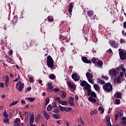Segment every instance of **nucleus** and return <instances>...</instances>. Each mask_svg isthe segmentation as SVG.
<instances>
[{"instance_id":"43","label":"nucleus","mask_w":126,"mask_h":126,"mask_svg":"<svg viewBox=\"0 0 126 126\" xmlns=\"http://www.w3.org/2000/svg\"><path fill=\"white\" fill-rule=\"evenodd\" d=\"M121 103V100H120V99H116L115 100V104L116 105H120Z\"/></svg>"},{"instance_id":"13","label":"nucleus","mask_w":126,"mask_h":126,"mask_svg":"<svg viewBox=\"0 0 126 126\" xmlns=\"http://www.w3.org/2000/svg\"><path fill=\"white\" fill-rule=\"evenodd\" d=\"M47 63H54V60L50 55L47 57Z\"/></svg>"},{"instance_id":"41","label":"nucleus","mask_w":126,"mask_h":126,"mask_svg":"<svg viewBox=\"0 0 126 126\" xmlns=\"http://www.w3.org/2000/svg\"><path fill=\"white\" fill-rule=\"evenodd\" d=\"M49 103H50V98H49V97H47L45 100L46 106H47V105H48V104H49Z\"/></svg>"},{"instance_id":"55","label":"nucleus","mask_w":126,"mask_h":126,"mask_svg":"<svg viewBox=\"0 0 126 126\" xmlns=\"http://www.w3.org/2000/svg\"><path fill=\"white\" fill-rule=\"evenodd\" d=\"M40 116H37L35 119V121L36 122V123H38L39 122V121H40Z\"/></svg>"},{"instance_id":"45","label":"nucleus","mask_w":126,"mask_h":126,"mask_svg":"<svg viewBox=\"0 0 126 126\" xmlns=\"http://www.w3.org/2000/svg\"><path fill=\"white\" fill-rule=\"evenodd\" d=\"M28 48V45H27V44L24 43L23 44V49L24 50H27Z\"/></svg>"},{"instance_id":"11","label":"nucleus","mask_w":126,"mask_h":126,"mask_svg":"<svg viewBox=\"0 0 126 126\" xmlns=\"http://www.w3.org/2000/svg\"><path fill=\"white\" fill-rule=\"evenodd\" d=\"M82 61L85 63H91V60H89L87 59V57L85 56H82L81 57Z\"/></svg>"},{"instance_id":"44","label":"nucleus","mask_w":126,"mask_h":126,"mask_svg":"<svg viewBox=\"0 0 126 126\" xmlns=\"http://www.w3.org/2000/svg\"><path fill=\"white\" fill-rule=\"evenodd\" d=\"M3 117H4V118H8V115H7V113L6 112V111H4L3 112Z\"/></svg>"},{"instance_id":"12","label":"nucleus","mask_w":126,"mask_h":126,"mask_svg":"<svg viewBox=\"0 0 126 126\" xmlns=\"http://www.w3.org/2000/svg\"><path fill=\"white\" fill-rule=\"evenodd\" d=\"M30 123L31 124L30 126H36V125H33L34 123V113H32L30 115Z\"/></svg>"},{"instance_id":"59","label":"nucleus","mask_w":126,"mask_h":126,"mask_svg":"<svg viewBox=\"0 0 126 126\" xmlns=\"http://www.w3.org/2000/svg\"><path fill=\"white\" fill-rule=\"evenodd\" d=\"M12 54H13V51L12 50H10L9 51V56H12Z\"/></svg>"},{"instance_id":"24","label":"nucleus","mask_w":126,"mask_h":126,"mask_svg":"<svg viewBox=\"0 0 126 126\" xmlns=\"http://www.w3.org/2000/svg\"><path fill=\"white\" fill-rule=\"evenodd\" d=\"M43 115L46 120H49L50 119V116H49V114L46 112V111H43Z\"/></svg>"},{"instance_id":"7","label":"nucleus","mask_w":126,"mask_h":126,"mask_svg":"<svg viewBox=\"0 0 126 126\" xmlns=\"http://www.w3.org/2000/svg\"><path fill=\"white\" fill-rule=\"evenodd\" d=\"M87 91L88 92V96H92V97H93L94 98L97 97V95L96 94V93L92 91V90H91V88H90L88 90H87Z\"/></svg>"},{"instance_id":"54","label":"nucleus","mask_w":126,"mask_h":126,"mask_svg":"<svg viewBox=\"0 0 126 126\" xmlns=\"http://www.w3.org/2000/svg\"><path fill=\"white\" fill-rule=\"evenodd\" d=\"M21 121H20V119L19 118H16L14 123H20Z\"/></svg>"},{"instance_id":"16","label":"nucleus","mask_w":126,"mask_h":126,"mask_svg":"<svg viewBox=\"0 0 126 126\" xmlns=\"http://www.w3.org/2000/svg\"><path fill=\"white\" fill-rule=\"evenodd\" d=\"M86 76L87 79H93V77H94L93 74L90 72H87L86 73Z\"/></svg>"},{"instance_id":"39","label":"nucleus","mask_w":126,"mask_h":126,"mask_svg":"<svg viewBox=\"0 0 126 126\" xmlns=\"http://www.w3.org/2000/svg\"><path fill=\"white\" fill-rule=\"evenodd\" d=\"M17 103H18V101H14L9 104V107H11V106H14V105H16Z\"/></svg>"},{"instance_id":"9","label":"nucleus","mask_w":126,"mask_h":126,"mask_svg":"<svg viewBox=\"0 0 126 126\" xmlns=\"http://www.w3.org/2000/svg\"><path fill=\"white\" fill-rule=\"evenodd\" d=\"M109 44L111 47L117 49L119 47V44L116 42L115 40H110L109 41Z\"/></svg>"},{"instance_id":"23","label":"nucleus","mask_w":126,"mask_h":126,"mask_svg":"<svg viewBox=\"0 0 126 126\" xmlns=\"http://www.w3.org/2000/svg\"><path fill=\"white\" fill-rule=\"evenodd\" d=\"M114 97L115 98H119L121 99L122 98V94L121 93H117L114 94Z\"/></svg>"},{"instance_id":"8","label":"nucleus","mask_w":126,"mask_h":126,"mask_svg":"<svg viewBox=\"0 0 126 126\" xmlns=\"http://www.w3.org/2000/svg\"><path fill=\"white\" fill-rule=\"evenodd\" d=\"M71 78L75 81H79L80 79V76H79V75L76 73L72 74L71 75Z\"/></svg>"},{"instance_id":"22","label":"nucleus","mask_w":126,"mask_h":126,"mask_svg":"<svg viewBox=\"0 0 126 126\" xmlns=\"http://www.w3.org/2000/svg\"><path fill=\"white\" fill-rule=\"evenodd\" d=\"M96 80L97 83H99V84H101V85H103V84H105V81H103V80L100 78H97Z\"/></svg>"},{"instance_id":"6","label":"nucleus","mask_w":126,"mask_h":126,"mask_svg":"<svg viewBox=\"0 0 126 126\" xmlns=\"http://www.w3.org/2000/svg\"><path fill=\"white\" fill-rule=\"evenodd\" d=\"M124 76V72H120V75L118 76V77H115L114 78V81L115 82H117V83H122V80L121 77H123Z\"/></svg>"},{"instance_id":"20","label":"nucleus","mask_w":126,"mask_h":126,"mask_svg":"<svg viewBox=\"0 0 126 126\" xmlns=\"http://www.w3.org/2000/svg\"><path fill=\"white\" fill-rule=\"evenodd\" d=\"M6 80L5 81V84L6 87H7L8 86V84H9V78L7 75H6L5 76Z\"/></svg>"},{"instance_id":"14","label":"nucleus","mask_w":126,"mask_h":126,"mask_svg":"<svg viewBox=\"0 0 126 126\" xmlns=\"http://www.w3.org/2000/svg\"><path fill=\"white\" fill-rule=\"evenodd\" d=\"M67 85L70 89H75V86L70 82H67Z\"/></svg>"},{"instance_id":"32","label":"nucleus","mask_w":126,"mask_h":126,"mask_svg":"<svg viewBox=\"0 0 126 126\" xmlns=\"http://www.w3.org/2000/svg\"><path fill=\"white\" fill-rule=\"evenodd\" d=\"M24 116H26L25 118V122H26L27 121V119L28 118V112H24Z\"/></svg>"},{"instance_id":"37","label":"nucleus","mask_w":126,"mask_h":126,"mask_svg":"<svg viewBox=\"0 0 126 126\" xmlns=\"http://www.w3.org/2000/svg\"><path fill=\"white\" fill-rule=\"evenodd\" d=\"M98 111L99 112H101V114H104V108H103V107H99Z\"/></svg>"},{"instance_id":"36","label":"nucleus","mask_w":126,"mask_h":126,"mask_svg":"<svg viewBox=\"0 0 126 126\" xmlns=\"http://www.w3.org/2000/svg\"><path fill=\"white\" fill-rule=\"evenodd\" d=\"M50 79H55L56 78V76L54 75V74H51L49 76Z\"/></svg>"},{"instance_id":"3","label":"nucleus","mask_w":126,"mask_h":126,"mask_svg":"<svg viewBox=\"0 0 126 126\" xmlns=\"http://www.w3.org/2000/svg\"><path fill=\"white\" fill-rule=\"evenodd\" d=\"M119 73L118 71L114 68H112L109 70L108 74L111 77V78H114L117 77Z\"/></svg>"},{"instance_id":"28","label":"nucleus","mask_w":126,"mask_h":126,"mask_svg":"<svg viewBox=\"0 0 126 126\" xmlns=\"http://www.w3.org/2000/svg\"><path fill=\"white\" fill-rule=\"evenodd\" d=\"M97 113L98 111H97V109H94V111L90 112L91 116H93V115H96V114H97Z\"/></svg>"},{"instance_id":"33","label":"nucleus","mask_w":126,"mask_h":126,"mask_svg":"<svg viewBox=\"0 0 126 126\" xmlns=\"http://www.w3.org/2000/svg\"><path fill=\"white\" fill-rule=\"evenodd\" d=\"M95 67H101V66H103V63H95L94 64Z\"/></svg>"},{"instance_id":"61","label":"nucleus","mask_w":126,"mask_h":126,"mask_svg":"<svg viewBox=\"0 0 126 126\" xmlns=\"http://www.w3.org/2000/svg\"><path fill=\"white\" fill-rule=\"evenodd\" d=\"M14 126H21L18 123L14 122Z\"/></svg>"},{"instance_id":"35","label":"nucleus","mask_w":126,"mask_h":126,"mask_svg":"<svg viewBox=\"0 0 126 126\" xmlns=\"http://www.w3.org/2000/svg\"><path fill=\"white\" fill-rule=\"evenodd\" d=\"M3 123H7V124H9V119L7 117L5 118L3 120Z\"/></svg>"},{"instance_id":"31","label":"nucleus","mask_w":126,"mask_h":126,"mask_svg":"<svg viewBox=\"0 0 126 126\" xmlns=\"http://www.w3.org/2000/svg\"><path fill=\"white\" fill-rule=\"evenodd\" d=\"M62 98H65V97H66V93H65V92H64V91H62Z\"/></svg>"},{"instance_id":"47","label":"nucleus","mask_w":126,"mask_h":126,"mask_svg":"<svg viewBox=\"0 0 126 126\" xmlns=\"http://www.w3.org/2000/svg\"><path fill=\"white\" fill-rule=\"evenodd\" d=\"M53 113H56L57 114H59L60 113V109H54L53 110Z\"/></svg>"},{"instance_id":"40","label":"nucleus","mask_w":126,"mask_h":126,"mask_svg":"<svg viewBox=\"0 0 126 126\" xmlns=\"http://www.w3.org/2000/svg\"><path fill=\"white\" fill-rule=\"evenodd\" d=\"M101 78H102V79H104L105 80H108L109 79V77L102 75L101 76Z\"/></svg>"},{"instance_id":"57","label":"nucleus","mask_w":126,"mask_h":126,"mask_svg":"<svg viewBox=\"0 0 126 126\" xmlns=\"http://www.w3.org/2000/svg\"><path fill=\"white\" fill-rule=\"evenodd\" d=\"M124 116V111L121 110L120 112V117H123Z\"/></svg>"},{"instance_id":"1","label":"nucleus","mask_w":126,"mask_h":126,"mask_svg":"<svg viewBox=\"0 0 126 126\" xmlns=\"http://www.w3.org/2000/svg\"><path fill=\"white\" fill-rule=\"evenodd\" d=\"M103 89L107 93L111 92L113 91V85L111 83H106L103 86Z\"/></svg>"},{"instance_id":"63","label":"nucleus","mask_w":126,"mask_h":126,"mask_svg":"<svg viewBox=\"0 0 126 126\" xmlns=\"http://www.w3.org/2000/svg\"><path fill=\"white\" fill-rule=\"evenodd\" d=\"M75 99L76 100V101H78V99H79V98H78V95H76L75 96Z\"/></svg>"},{"instance_id":"30","label":"nucleus","mask_w":126,"mask_h":126,"mask_svg":"<svg viewBox=\"0 0 126 126\" xmlns=\"http://www.w3.org/2000/svg\"><path fill=\"white\" fill-rule=\"evenodd\" d=\"M59 108L62 112H63L64 111H65V107L62 106V105H59Z\"/></svg>"},{"instance_id":"34","label":"nucleus","mask_w":126,"mask_h":126,"mask_svg":"<svg viewBox=\"0 0 126 126\" xmlns=\"http://www.w3.org/2000/svg\"><path fill=\"white\" fill-rule=\"evenodd\" d=\"M70 111H72V108H71V107H65V112H70Z\"/></svg>"},{"instance_id":"29","label":"nucleus","mask_w":126,"mask_h":126,"mask_svg":"<svg viewBox=\"0 0 126 126\" xmlns=\"http://www.w3.org/2000/svg\"><path fill=\"white\" fill-rule=\"evenodd\" d=\"M53 117L55 119H56V120H59V119H60L61 116H60L59 114H55L53 115Z\"/></svg>"},{"instance_id":"56","label":"nucleus","mask_w":126,"mask_h":126,"mask_svg":"<svg viewBox=\"0 0 126 126\" xmlns=\"http://www.w3.org/2000/svg\"><path fill=\"white\" fill-rule=\"evenodd\" d=\"M88 80L90 83H91V84H94V82L93 81L92 79H88Z\"/></svg>"},{"instance_id":"27","label":"nucleus","mask_w":126,"mask_h":126,"mask_svg":"<svg viewBox=\"0 0 126 126\" xmlns=\"http://www.w3.org/2000/svg\"><path fill=\"white\" fill-rule=\"evenodd\" d=\"M94 14V12H93V11H89L87 12V15L89 16V17H92Z\"/></svg>"},{"instance_id":"26","label":"nucleus","mask_w":126,"mask_h":126,"mask_svg":"<svg viewBox=\"0 0 126 126\" xmlns=\"http://www.w3.org/2000/svg\"><path fill=\"white\" fill-rule=\"evenodd\" d=\"M47 20L49 22H53V21H54V17L52 16H49L47 17Z\"/></svg>"},{"instance_id":"42","label":"nucleus","mask_w":126,"mask_h":126,"mask_svg":"<svg viewBox=\"0 0 126 126\" xmlns=\"http://www.w3.org/2000/svg\"><path fill=\"white\" fill-rule=\"evenodd\" d=\"M73 102L74 101H72L71 100H69V99H68V104H69V105H70L71 107L73 106V105H74V104L73 103Z\"/></svg>"},{"instance_id":"21","label":"nucleus","mask_w":126,"mask_h":126,"mask_svg":"<svg viewBox=\"0 0 126 126\" xmlns=\"http://www.w3.org/2000/svg\"><path fill=\"white\" fill-rule=\"evenodd\" d=\"M88 100L90 102H92L93 103H96V98H94L92 96H89L88 97Z\"/></svg>"},{"instance_id":"4","label":"nucleus","mask_w":126,"mask_h":126,"mask_svg":"<svg viewBox=\"0 0 126 126\" xmlns=\"http://www.w3.org/2000/svg\"><path fill=\"white\" fill-rule=\"evenodd\" d=\"M119 53V56L120 59L122 60V61H125V60L126 59V50L124 51L121 49H119L118 50Z\"/></svg>"},{"instance_id":"10","label":"nucleus","mask_w":126,"mask_h":126,"mask_svg":"<svg viewBox=\"0 0 126 126\" xmlns=\"http://www.w3.org/2000/svg\"><path fill=\"white\" fill-rule=\"evenodd\" d=\"M93 63H103L102 60H98L97 58H93L92 61H91Z\"/></svg>"},{"instance_id":"58","label":"nucleus","mask_w":126,"mask_h":126,"mask_svg":"<svg viewBox=\"0 0 126 126\" xmlns=\"http://www.w3.org/2000/svg\"><path fill=\"white\" fill-rule=\"evenodd\" d=\"M53 90L55 93H57V92H59V91H60V89L58 88H55L53 89Z\"/></svg>"},{"instance_id":"15","label":"nucleus","mask_w":126,"mask_h":126,"mask_svg":"<svg viewBox=\"0 0 126 126\" xmlns=\"http://www.w3.org/2000/svg\"><path fill=\"white\" fill-rule=\"evenodd\" d=\"M73 8V4L72 3V2H71L69 4L68 9V12H69L70 15H71V12H72Z\"/></svg>"},{"instance_id":"51","label":"nucleus","mask_w":126,"mask_h":126,"mask_svg":"<svg viewBox=\"0 0 126 126\" xmlns=\"http://www.w3.org/2000/svg\"><path fill=\"white\" fill-rule=\"evenodd\" d=\"M119 114L118 113L115 115V120L116 122L118 121V119H119Z\"/></svg>"},{"instance_id":"49","label":"nucleus","mask_w":126,"mask_h":126,"mask_svg":"<svg viewBox=\"0 0 126 126\" xmlns=\"http://www.w3.org/2000/svg\"><path fill=\"white\" fill-rule=\"evenodd\" d=\"M80 124L82 126H84V121L82 119V118H80Z\"/></svg>"},{"instance_id":"17","label":"nucleus","mask_w":126,"mask_h":126,"mask_svg":"<svg viewBox=\"0 0 126 126\" xmlns=\"http://www.w3.org/2000/svg\"><path fill=\"white\" fill-rule=\"evenodd\" d=\"M124 65L122 64L121 66H120L118 67H117L116 69H117V70H122V71H123V73H125V72H126V69L123 67Z\"/></svg>"},{"instance_id":"19","label":"nucleus","mask_w":126,"mask_h":126,"mask_svg":"<svg viewBox=\"0 0 126 126\" xmlns=\"http://www.w3.org/2000/svg\"><path fill=\"white\" fill-rule=\"evenodd\" d=\"M48 88L47 89V91H50V90H52L53 89V83L52 82H48Z\"/></svg>"},{"instance_id":"46","label":"nucleus","mask_w":126,"mask_h":126,"mask_svg":"<svg viewBox=\"0 0 126 126\" xmlns=\"http://www.w3.org/2000/svg\"><path fill=\"white\" fill-rule=\"evenodd\" d=\"M47 64L50 68H54V63H47Z\"/></svg>"},{"instance_id":"48","label":"nucleus","mask_w":126,"mask_h":126,"mask_svg":"<svg viewBox=\"0 0 126 126\" xmlns=\"http://www.w3.org/2000/svg\"><path fill=\"white\" fill-rule=\"evenodd\" d=\"M52 107V108H57L58 105H57V103L56 102H53Z\"/></svg>"},{"instance_id":"64","label":"nucleus","mask_w":126,"mask_h":126,"mask_svg":"<svg viewBox=\"0 0 126 126\" xmlns=\"http://www.w3.org/2000/svg\"><path fill=\"white\" fill-rule=\"evenodd\" d=\"M123 26H124V28H126V21L124 23Z\"/></svg>"},{"instance_id":"60","label":"nucleus","mask_w":126,"mask_h":126,"mask_svg":"<svg viewBox=\"0 0 126 126\" xmlns=\"http://www.w3.org/2000/svg\"><path fill=\"white\" fill-rule=\"evenodd\" d=\"M106 126H112V124L110 122H107V123H106Z\"/></svg>"},{"instance_id":"5","label":"nucleus","mask_w":126,"mask_h":126,"mask_svg":"<svg viewBox=\"0 0 126 126\" xmlns=\"http://www.w3.org/2000/svg\"><path fill=\"white\" fill-rule=\"evenodd\" d=\"M16 88L17 90L21 92L23 90V88H24V84L21 83V81H20L18 82L16 85Z\"/></svg>"},{"instance_id":"53","label":"nucleus","mask_w":126,"mask_h":126,"mask_svg":"<svg viewBox=\"0 0 126 126\" xmlns=\"http://www.w3.org/2000/svg\"><path fill=\"white\" fill-rule=\"evenodd\" d=\"M111 120V117L110 116H107L106 118V121L107 123L110 122V121Z\"/></svg>"},{"instance_id":"50","label":"nucleus","mask_w":126,"mask_h":126,"mask_svg":"<svg viewBox=\"0 0 126 126\" xmlns=\"http://www.w3.org/2000/svg\"><path fill=\"white\" fill-rule=\"evenodd\" d=\"M62 42L63 43V44H64V43H65V42L66 43L68 42V40H67V39H63V40H61Z\"/></svg>"},{"instance_id":"38","label":"nucleus","mask_w":126,"mask_h":126,"mask_svg":"<svg viewBox=\"0 0 126 126\" xmlns=\"http://www.w3.org/2000/svg\"><path fill=\"white\" fill-rule=\"evenodd\" d=\"M52 109H53V107L52 106V104H49L48 106H47V111H51Z\"/></svg>"},{"instance_id":"52","label":"nucleus","mask_w":126,"mask_h":126,"mask_svg":"<svg viewBox=\"0 0 126 126\" xmlns=\"http://www.w3.org/2000/svg\"><path fill=\"white\" fill-rule=\"evenodd\" d=\"M27 100L30 101V102H33L34 101V98H33V97H28Z\"/></svg>"},{"instance_id":"25","label":"nucleus","mask_w":126,"mask_h":126,"mask_svg":"<svg viewBox=\"0 0 126 126\" xmlns=\"http://www.w3.org/2000/svg\"><path fill=\"white\" fill-rule=\"evenodd\" d=\"M58 103L59 104H61V105H62L63 106H66V105H67V101H58Z\"/></svg>"},{"instance_id":"2","label":"nucleus","mask_w":126,"mask_h":126,"mask_svg":"<svg viewBox=\"0 0 126 126\" xmlns=\"http://www.w3.org/2000/svg\"><path fill=\"white\" fill-rule=\"evenodd\" d=\"M80 86L82 87L83 88V90L85 91V90H88L89 88H91V86L87 83L86 81H81V83H80Z\"/></svg>"},{"instance_id":"18","label":"nucleus","mask_w":126,"mask_h":126,"mask_svg":"<svg viewBox=\"0 0 126 126\" xmlns=\"http://www.w3.org/2000/svg\"><path fill=\"white\" fill-rule=\"evenodd\" d=\"M94 88L95 91H97V92H100V87L99 86V85L97 84H94Z\"/></svg>"},{"instance_id":"62","label":"nucleus","mask_w":126,"mask_h":126,"mask_svg":"<svg viewBox=\"0 0 126 126\" xmlns=\"http://www.w3.org/2000/svg\"><path fill=\"white\" fill-rule=\"evenodd\" d=\"M68 100L74 102V97H71Z\"/></svg>"}]
</instances>
